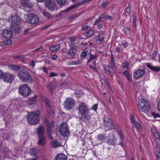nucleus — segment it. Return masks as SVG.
<instances>
[{"mask_svg": "<svg viewBox=\"0 0 160 160\" xmlns=\"http://www.w3.org/2000/svg\"><path fill=\"white\" fill-rule=\"evenodd\" d=\"M45 122L47 124V128H53V127L54 124V122L53 120H49L47 118L45 120Z\"/></svg>", "mask_w": 160, "mask_h": 160, "instance_id": "obj_25", "label": "nucleus"}, {"mask_svg": "<svg viewBox=\"0 0 160 160\" xmlns=\"http://www.w3.org/2000/svg\"><path fill=\"white\" fill-rule=\"evenodd\" d=\"M109 64L112 66V67H115L116 65L115 62L114 60V59H111L109 62Z\"/></svg>", "mask_w": 160, "mask_h": 160, "instance_id": "obj_49", "label": "nucleus"}, {"mask_svg": "<svg viewBox=\"0 0 160 160\" xmlns=\"http://www.w3.org/2000/svg\"><path fill=\"white\" fill-rule=\"evenodd\" d=\"M36 62L34 61L33 60H32L30 62H29V66H31L32 68H34L36 64Z\"/></svg>", "mask_w": 160, "mask_h": 160, "instance_id": "obj_48", "label": "nucleus"}, {"mask_svg": "<svg viewBox=\"0 0 160 160\" xmlns=\"http://www.w3.org/2000/svg\"><path fill=\"white\" fill-rule=\"evenodd\" d=\"M89 55V57L88 58V59L86 62V63L88 64H89L92 61L94 60L97 58V57L96 55H93L90 53Z\"/></svg>", "mask_w": 160, "mask_h": 160, "instance_id": "obj_32", "label": "nucleus"}, {"mask_svg": "<svg viewBox=\"0 0 160 160\" xmlns=\"http://www.w3.org/2000/svg\"><path fill=\"white\" fill-rule=\"evenodd\" d=\"M83 4V3L82 2V1H81L80 2H78L77 4H76L75 5H74L75 7H76L79 6H80Z\"/></svg>", "mask_w": 160, "mask_h": 160, "instance_id": "obj_63", "label": "nucleus"}, {"mask_svg": "<svg viewBox=\"0 0 160 160\" xmlns=\"http://www.w3.org/2000/svg\"><path fill=\"white\" fill-rule=\"evenodd\" d=\"M117 133L118 136L119 143L117 145L121 146L122 147L124 148L125 146L126 141L124 138V133L122 132L120 128L117 129Z\"/></svg>", "mask_w": 160, "mask_h": 160, "instance_id": "obj_10", "label": "nucleus"}, {"mask_svg": "<svg viewBox=\"0 0 160 160\" xmlns=\"http://www.w3.org/2000/svg\"><path fill=\"white\" fill-rule=\"evenodd\" d=\"M42 70H43V71L45 72L46 73V74H47V75H48V69L47 68L45 67H42Z\"/></svg>", "mask_w": 160, "mask_h": 160, "instance_id": "obj_59", "label": "nucleus"}, {"mask_svg": "<svg viewBox=\"0 0 160 160\" xmlns=\"http://www.w3.org/2000/svg\"><path fill=\"white\" fill-rule=\"evenodd\" d=\"M12 22V24H19L20 21V18L17 15L11 16L9 18Z\"/></svg>", "mask_w": 160, "mask_h": 160, "instance_id": "obj_15", "label": "nucleus"}, {"mask_svg": "<svg viewBox=\"0 0 160 160\" xmlns=\"http://www.w3.org/2000/svg\"><path fill=\"white\" fill-rule=\"evenodd\" d=\"M59 131L61 135L63 137L67 136L69 133V129L66 123H62L59 126Z\"/></svg>", "mask_w": 160, "mask_h": 160, "instance_id": "obj_9", "label": "nucleus"}, {"mask_svg": "<svg viewBox=\"0 0 160 160\" xmlns=\"http://www.w3.org/2000/svg\"><path fill=\"white\" fill-rule=\"evenodd\" d=\"M106 137L104 134H98L97 136V139L100 141H102L105 140Z\"/></svg>", "mask_w": 160, "mask_h": 160, "instance_id": "obj_41", "label": "nucleus"}, {"mask_svg": "<svg viewBox=\"0 0 160 160\" xmlns=\"http://www.w3.org/2000/svg\"><path fill=\"white\" fill-rule=\"evenodd\" d=\"M58 76V73L52 72L49 74V76L50 78H52L54 77L57 76Z\"/></svg>", "mask_w": 160, "mask_h": 160, "instance_id": "obj_55", "label": "nucleus"}, {"mask_svg": "<svg viewBox=\"0 0 160 160\" xmlns=\"http://www.w3.org/2000/svg\"><path fill=\"white\" fill-rule=\"evenodd\" d=\"M21 4L22 6L28 8H31L33 6V4L29 0H21Z\"/></svg>", "mask_w": 160, "mask_h": 160, "instance_id": "obj_18", "label": "nucleus"}, {"mask_svg": "<svg viewBox=\"0 0 160 160\" xmlns=\"http://www.w3.org/2000/svg\"><path fill=\"white\" fill-rule=\"evenodd\" d=\"M123 74L127 78V79L128 80V81L130 82H131V77L128 71L126 70L124 72Z\"/></svg>", "mask_w": 160, "mask_h": 160, "instance_id": "obj_42", "label": "nucleus"}, {"mask_svg": "<svg viewBox=\"0 0 160 160\" xmlns=\"http://www.w3.org/2000/svg\"><path fill=\"white\" fill-rule=\"evenodd\" d=\"M98 107V104H97V103L96 104L92 106V110H93L95 111H96L97 110Z\"/></svg>", "mask_w": 160, "mask_h": 160, "instance_id": "obj_60", "label": "nucleus"}, {"mask_svg": "<svg viewBox=\"0 0 160 160\" xmlns=\"http://www.w3.org/2000/svg\"><path fill=\"white\" fill-rule=\"evenodd\" d=\"M78 110L79 111V113L80 114L87 113L89 110L88 106L85 103L81 102L78 106Z\"/></svg>", "mask_w": 160, "mask_h": 160, "instance_id": "obj_11", "label": "nucleus"}, {"mask_svg": "<svg viewBox=\"0 0 160 160\" xmlns=\"http://www.w3.org/2000/svg\"><path fill=\"white\" fill-rule=\"evenodd\" d=\"M130 12V7H128L126 8V12H127L128 14H127L126 13H125L126 16L128 17Z\"/></svg>", "mask_w": 160, "mask_h": 160, "instance_id": "obj_56", "label": "nucleus"}, {"mask_svg": "<svg viewBox=\"0 0 160 160\" xmlns=\"http://www.w3.org/2000/svg\"><path fill=\"white\" fill-rule=\"evenodd\" d=\"M146 66L148 68L153 71L158 72L160 70V68L159 67L154 66L151 63H147Z\"/></svg>", "mask_w": 160, "mask_h": 160, "instance_id": "obj_20", "label": "nucleus"}, {"mask_svg": "<svg viewBox=\"0 0 160 160\" xmlns=\"http://www.w3.org/2000/svg\"><path fill=\"white\" fill-rule=\"evenodd\" d=\"M19 93L24 97L30 95L31 90L28 86L26 84H23L20 86L18 88Z\"/></svg>", "mask_w": 160, "mask_h": 160, "instance_id": "obj_5", "label": "nucleus"}, {"mask_svg": "<svg viewBox=\"0 0 160 160\" xmlns=\"http://www.w3.org/2000/svg\"><path fill=\"white\" fill-rule=\"evenodd\" d=\"M136 18L135 16H133V19L132 21V25L133 27L135 28H136Z\"/></svg>", "mask_w": 160, "mask_h": 160, "instance_id": "obj_50", "label": "nucleus"}, {"mask_svg": "<svg viewBox=\"0 0 160 160\" xmlns=\"http://www.w3.org/2000/svg\"><path fill=\"white\" fill-rule=\"evenodd\" d=\"M54 160H67V158L65 154L61 153L57 155Z\"/></svg>", "mask_w": 160, "mask_h": 160, "instance_id": "obj_30", "label": "nucleus"}, {"mask_svg": "<svg viewBox=\"0 0 160 160\" xmlns=\"http://www.w3.org/2000/svg\"><path fill=\"white\" fill-rule=\"evenodd\" d=\"M51 58H52V59L54 60H57V56L56 55H51Z\"/></svg>", "mask_w": 160, "mask_h": 160, "instance_id": "obj_62", "label": "nucleus"}, {"mask_svg": "<svg viewBox=\"0 0 160 160\" xmlns=\"http://www.w3.org/2000/svg\"><path fill=\"white\" fill-rule=\"evenodd\" d=\"M19 24H11V28L12 30L16 33H18L21 31L20 28L19 26Z\"/></svg>", "mask_w": 160, "mask_h": 160, "instance_id": "obj_26", "label": "nucleus"}, {"mask_svg": "<svg viewBox=\"0 0 160 160\" xmlns=\"http://www.w3.org/2000/svg\"><path fill=\"white\" fill-rule=\"evenodd\" d=\"M108 3H109L108 2L102 3L99 6V8H105L108 5Z\"/></svg>", "mask_w": 160, "mask_h": 160, "instance_id": "obj_46", "label": "nucleus"}, {"mask_svg": "<svg viewBox=\"0 0 160 160\" xmlns=\"http://www.w3.org/2000/svg\"><path fill=\"white\" fill-rule=\"evenodd\" d=\"M57 87V83L55 82H50L47 84V89L51 93L54 92Z\"/></svg>", "mask_w": 160, "mask_h": 160, "instance_id": "obj_12", "label": "nucleus"}, {"mask_svg": "<svg viewBox=\"0 0 160 160\" xmlns=\"http://www.w3.org/2000/svg\"><path fill=\"white\" fill-rule=\"evenodd\" d=\"M128 44L127 42H122V46L124 48H125L127 47Z\"/></svg>", "mask_w": 160, "mask_h": 160, "instance_id": "obj_64", "label": "nucleus"}, {"mask_svg": "<svg viewBox=\"0 0 160 160\" xmlns=\"http://www.w3.org/2000/svg\"><path fill=\"white\" fill-rule=\"evenodd\" d=\"M69 46L70 47L69 51L68 52V54L70 55L72 57H74L75 56V54L76 53L77 50L74 45L72 43H69Z\"/></svg>", "mask_w": 160, "mask_h": 160, "instance_id": "obj_16", "label": "nucleus"}, {"mask_svg": "<svg viewBox=\"0 0 160 160\" xmlns=\"http://www.w3.org/2000/svg\"><path fill=\"white\" fill-rule=\"evenodd\" d=\"M75 8V7L74 5L70 6V7H69L68 8H66V9H65V10H64L63 12H68V11L72 10V9L73 8Z\"/></svg>", "mask_w": 160, "mask_h": 160, "instance_id": "obj_53", "label": "nucleus"}, {"mask_svg": "<svg viewBox=\"0 0 160 160\" xmlns=\"http://www.w3.org/2000/svg\"><path fill=\"white\" fill-rule=\"evenodd\" d=\"M80 114L81 115V120L86 122L88 121L90 118V117L88 115V112Z\"/></svg>", "mask_w": 160, "mask_h": 160, "instance_id": "obj_24", "label": "nucleus"}, {"mask_svg": "<svg viewBox=\"0 0 160 160\" xmlns=\"http://www.w3.org/2000/svg\"><path fill=\"white\" fill-rule=\"evenodd\" d=\"M60 48V45L59 44L53 45L49 47L51 51L53 52H56L58 51Z\"/></svg>", "mask_w": 160, "mask_h": 160, "instance_id": "obj_27", "label": "nucleus"}, {"mask_svg": "<svg viewBox=\"0 0 160 160\" xmlns=\"http://www.w3.org/2000/svg\"><path fill=\"white\" fill-rule=\"evenodd\" d=\"M30 154L32 156H33V158H30L29 160H36L37 158V156L36 155V152L33 149L30 150Z\"/></svg>", "mask_w": 160, "mask_h": 160, "instance_id": "obj_31", "label": "nucleus"}, {"mask_svg": "<svg viewBox=\"0 0 160 160\" xmlns=\"http://www.w3.org/2000/svg\"><path fill=\"white\" fill-rule=\"evenodd\" d=\"M88 27L89 26L88 25L85 24L82 26L81 30L82 31L86 30L88 29Z\"/></svg>", "mask_w": 160, "mask_h": 160, "instance_id": "obj_51", "label": "nucleus"}, {"mask_svg": "<svg viewBox=\"0 0 160 160\" xmlns=\"http://www.w3.org/2000/svg\"><path fill=\"white\" fill-rule=\"evenodd\" d=\"M15 75L8 72H3L2 79L6 83H11L15 78Z\"/></svg>", "mask_w": 160, "mask_h": 160, "instance_id": "obj_6", "label": "nucleus"}, {"mask_svg": "<svg viewBox=\"0 0 160 160\" xmlns=\"http://www.w3.org/2000/svg\"><path fill=\"white\" fill-rule=\"evenodd\" d=\"M13 58L15 59H19L20 60V61H24L25 60V58L24 56H14L13 57Z\"/></svg>", "mask_w": 160, "mask_h": 160, "instance_id": "obj_44", "label": "nucleus"}, {"mask_svg": "<svg viewBox=\"0 0 160 160\" xmlns=\"http://www.w3.org/2000/svg\"><path fill=\"white\" fill-rule=\"evenodd\" d=\"M42 98L45 104L48 106H49L50 105V101L48 98L43 95L42 96Z\"/></svg>", "mask_w": 160, "mask_h": 160, "instance_id": "obj_39", "label": "nucleus"}, {"mask_svg": "<svg viewBox=\"0 0 160 160\" xmlns=\"http://www.w3.org/2000/svg\"><path fill=\"white\" fill-rule=\"evenodd\" d=\"M60 5H64L66 3V0H55Z\"/></svg>", "mask_w": 160, "mask_h": 160, "instance_id": "obj_47", "label": "nucleus"}, {"mask_svg": "<svg viewBox=\"0 0 160 160\" xmlns=\"http://www.w3.org/2000/svg\"><path fill=\"white\" fill-rule=\"evenodd\" d=\"M75 101L71 98H66L64 101L63 105L65 109L67 111L72 110L75 107Z\"/></svg>", "mask_w": 160, "mask_h": 160, "instance_id": "obj_4", "label": "nucleus"}, {"mask_svg": "<svg viewBox=\"0 0 160 160\" xmlns=\"http://www.w3.org/2000/svg\"><path fill=\"white\" fill-rule=\"evenodd\" d=\"M93 66H92L91 65H89V66L91 68L93 69H94L95 71H96V61H95L93 62Z\"/></svg>", "mask_w": 160, "mask_h": 160, "instance_id": "obj_52", "label": "nucleus"}, {"mask_svg": "<svg viewBox=\"0 0 160 160\" xmlns=\"http://www.w3.org/2000/svg\"><path fill=\"white\" fill-rule=\"evenodd\" d=\"M151 132L153 135L158 132L154 128H152Z\"/></svg>", "mask_w": 160, "mask_h": 160, "instance_id": "obj_61", "label": "nucleus"}, {"mask_svg": "<svg viewBox=\"0 0 160 160\" xmlns=\"http://www.w3.org/2000/svg\"><path fill=\"white\" fill-rule=\"evenodd\" d=\"M42 14L45 17L47 18H50L52 17V15L51 14L46 11H43L42 12Z\"/></svg>", "mask_w": 160, "mask_h": 160, "instance_id": "obj_43", "label": "nucleus"}, {"mask_svg": "<svg viewBox=\"0 0 160 160\" xmlns=\"http://www.w3.org/2000/svg\"><path fill=\"white\" fill-rule=\"evenodd\" d=\"M60 87L62 89L67 88L68 87V84L65 82H62L60 85Z\"/></svg>", "mask_w": 160, "mask_h": 160, "instance_id": "obj_45", "label": "nucleus"}, {"mask_svg": "<svg viewBox=\"0 0 160 160\" xmlns=\"http://www.w3.org/2000/svg\"><path fill=\"white\" fill-rule=\"evenodd\" d=\"M51 145L52 148H56L61 146L60 143L57 140H55L51 142Z\"/></svg>", "mask_w": 160, "mask_h": 160, "instance_id": "obj_34", "label": "nucleus"}, {"mask_svg": "<svg viewBox=\"0 0 160 160\" xmlns=\"http://www.w3.org/2000/svg\"><path fill=\"white\" fill-rule=\"evenodd\" d=\"M40 112H31L28 114L27 117V120L29 124L34 125L38 123L39 121Z\"/></svg>", "mask_w": 160, "mask_h": 160, "instance_id": "obj_1", "label": "nucleus"}, {"mask_svg": "<svg viewBox=\"0 0 160 160\" xmlns=\"http://www.w3.org/2000/svg\"><path fill=\"white\" fill-rule=\"evenodd\" d=\"M145 70L144 69H138L134 72L133 77L135 79L140 78L143 76L145 73Z\"/></svg>", "mask_w": 160, "mask_h": 160, "instance_id": "obj_13", "label": "nucleus"}, {"mask_svg": "<svg viewBox=\"0 0 160 160\" xmlns=\"http://www.w3.org/2000/svg\"><path fill=\"white\" fill-rule=\"evenodd\" d=\"M81 62L79 60H77L74 61H69L67 63L68 65H78L81 63Z\"/></svg>", "mask_w": 160, "mask_h": 160, "instance_id": "obj_38", "label": "nucleus"}, {"mask_svg": "<svg viewBox=\"0 0 160 160\" xmlns=\"http://www.w3.org/2000/svg\"><path fill=\"white\" fill-rule=\"evenodd\" d=\"M117 141V138L114 135H112L109 137L108 141V143L110 145H113L116 143Z\"/></svg>", "mask_w": 160, "mask_h": 160, "instance_id": "obj_23", "label": "nucleus"}, {"mask_svg": "<svg viewBox=\"0 0 160 160\" xmlns=\"http://www.w3.org/2000/svg\"><path fill=\"white\" fill-rule=\"evenodd\" d=\"M105 70L109 73L111 77H113V76L114 70L112 67L106 66L105 67Z\"/></svg>", "mask_w": 160, "mask_h": 160, "instance_id": "obj_22", "label": "nucleus"}, {"mask_svg": "<svg viewBox=\"0 0 160 160\" xmlns=\"http://www.w3.org/2000/svg\"><path fill=\"white\" fill-rule=\"evenodd\" d=\"M103 126L105 130L110 129L113 126V122L108 116H104L103 118Z\"/></svg>", "mask_w": 160, "mask_h": 160, "instance_id": "obj_7", "label": "nucleus"}, {"mask_svg": "<svg viewBox=\"0 0 160 160\" xmlns=\"http://www.w3.org/2000/svg\"><path fill=\"white\" fill-rule=\"evenodd\" d=\"M54 132L53 128H47V133L48 138L49 139H53V138L52 136V134Z\"/></svg>", "mask_w": 160, "mask_h": 160, "instance_id": "obj_29", "label": "nucleus"}, {"mask_svg": "<svg viewBox=\"0 0 160 160\" xmlns=\"http://www.w3.org/2000/svg\"><path fill=\"white\" fill-rule=\"evenodd\" d=\"M25 17H27L26 21L31 24H36L38 22L39 20V18L38 16L33 14H30L27 15L26 14Z\"/></svg>", "mask_w": 160, "mask_h": 160, "instance_id": "obj_8", "label": "nucleus"}, {"mask_svg": "<svg viewBox=\"0 0 160 160\" xmlns=\"http://www.w3.org/2000/svg\"><path fill=\"white\" fill-rule=\"evenodd\" d=\"M105 17V15L104 14H102L100 15L98 19L95 21L94 24L96 25L100 22H103L104 21Z\"/></svg>", "mask_w": 160, "mask_h": 160, "instance_id": "obj_35", "label": "nucleus"}, {"mask_svg": "<svg viewBox=\"0 0 160 160\" xmlns=\"http://www.w3.org/2000/svg\"><path fill=\"white\" fill-rule=\"evenodd\" d=\"M138 108L140 112L147 113L150 109V105L147 100L140 99L138 101Z\"/></svg>", "mask_w": 160, "mask_h": 160, "instance_id": "obj_2", "label": "nucleus"}, {"mask_svg": "<svg viewBox=\"0 0 160 160\" xmlns=\"http://www.w3.org/2000/svg\"><path fill=\"white\" fill-rule=\"evenodd\" d=\"M2 35L5 38H11L12 37V33L11 30L6 29L3 31Z\"/></svg>", "mask_w": 160, "mask_h": 160, "instance_id": "obj_19", "label": "nucleus"}, {"mask_svg": "<svg viewBox=\"0 0 160 160\" xmlns=\"http://www.w3.org/2000/svg\"><path fill=\"white\" fill-rule=\"evenodd\" d=\"M154 153L158 159H160V152L158 151L155 152Z\"/></svg>", "mask_w": 160, "mask_h": 160, "instance_id": "obj_57", "label": "nucleus"}, {"mask_svg": "<svg viewBox=\"0 0 160 160\" xmlns=\"http://www.w3.org/2000/svg\"><path fill=\"white\" fill-rule=\"evenodd\" d=\"M46 142V136H38V144L40 146H43L45 144Z\"/></svg>", "mask_w": 160, "mask_h": 160, "instance_id": "obj_21", "label": "nucleus"}, {"mask_svg": "<svg viewBox=\"0 0 160 160\" xmlns=\"http://www.w3.org/2000/svg\"><path fill=\"white\" fill-rule=\"evenodd\" d=\"M153 136L154 137L156 138V139L159 140L160 138V136L158 133H156Z\"/></svg>", "mask_w": 160, "mask_h": 160, "instance_id": "obj_58", "label": "nucleus"}, {"mask_svg": "<svg viewBox=\"0 0 160 160\" xmlns=\"http://www.w3.org/2000/svg\"><path fill=\"white\" fill-rule=\"evenodd\" d=\"M90 52L87 49L85 50L81 54L80 57L82 59L85 58L87 55H89Z\"/></svg>", "mask_w": 160, "mask_h": 160, "instance_id": "obj_36", "label": "nucleus"}, {"mask_svg": "<svg viewBox=\"0 0 160 160\" xmlns=\"http://www.w3.org/2000/svg\"><path fill=\"white\" fill-rule=\"evenodd\" d=\"M8 67L12 70L17 71H18L21 68L19 66L13 65H9L8 66Z\"/></svg>", "mask_w": 160, "mask_h": 160, "instance_id": "obj_37", "label": "nucleus"}, {"mask_svg": "<svg viewBox=\"0 0 160 160\" xmlns=\"http://www.w3.org/2000/svg\"><path fill=\"white\" fill-rule=\"evenodd\" d=\"M130 64L128 62H123L122 64V68H123L124 70H126L129 68Z\"/></svg>", "mask_w": 160, "mask_h": 160, "instance_id": "obj_40", "label": "nucleus"}, {"mask_svg": "<svg viewBox=\"0 0 160 160\" xmlns=\"http://www.w3.org/2000/svg\"><path fill=\"white\" fill-rule=\"evenodd\" d=\"M157 52L156 51H153L152 54V58L153 60H155V58L157 57Z\"/></svg>", "mask_w": 160, "mask_h": 160, "instance_id": "obj_54", "label": "nucleus"}, {"mask_svg": "<svg viewBox=\"0 0 160 160\" xmlns=\"http://www.w3.org/2000/svg\"><path fill=\"white\" fill-rule=\"evenodd\" d=\"M56 3L54 1H49L46 3V6L48 9L51 12H53L55 9L56 7Z\"/></svg>", "mask_w": 160, "mask_h": 160, "instance_id": "obj_14", "label": "nucleus"}, {"mask_svg": "<svg viewBox=\"0 0 160 160\" xmlns=\"http://www.w3.org/2000/svg\"><path fill=\"white\" fill-rule=\"evenodd\" d=\"M105 33L104 32H103L100 33H99L98 35V41L100 43L102 44L103 41V39L105 37Z\"/></svg>", "mask_w": 160, "mask_h": 160, "instance_id": "obj_33", "label": "nucleus"}, {"mask_svg": "<svg viewBox=\"0 0 160 160\" xmlns=\"http://www.w3.org/2000/svg\"><path fill=\"white\" fill-rule=\"evenodd\" d=\"M18 76L20 79L23 82H31L32 81L30 73L26 70H20L18 73Z\"/></svg>", "mask_w": 160, "mask_h": 160, "instance_id": "obj_3", "label": "nucleus"}, {"mask_svg": "<svg viewBox=\"0 0 160 160\" xmlns=\"http://www.w3.org/2000/svg\"><path fill=\"white\" fill-rule=\"evenodd\" d=\"M95 31L93 30H90L83 33L84 36L88 38H90L94 35Z\"/></svg>", "mask_w": 160, "mask_h": 160, "instance_id": "obj_28", "label": "nucleus"}, {"mask_svg": "<svg viewBox=\"0 0 160 160\" xmlns=\"http://www.w3.org/2000/svg\"><path fill=\"white\" fill-rule=\"evenodd\" d=\"M37 132L38 136H45V127L43 125H40L38 127L37 129Z\"/></svg>", "mask_w": 160, "mask_h": 160, "instance_id": "obj_17", "label": "nucleus"}]
</instances>
